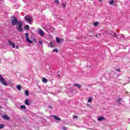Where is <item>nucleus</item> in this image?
Here are the masks:
<instances>
[{
	"instance_id": "nucleus-12",
	"label": "nucleus",
	"mask_w": 130,
	"mask_h": 130,
	"mask_svg": "<svg viewBox=\"0 0 130 130\" xmlns=\"http://www.w3.org/2000/svg\"><path fill=\"white\" fill-rule=\"evenodd\" d=\"M119 36L120 37V40H122L124 39V36L123 35L120 34Z\"/></svg>"
},
{
	"instance_id": "nucleus-42",
	"label": "nucleus",
	"mask_w": 130,
	"mask_h": 130,
	"mask_svg": "<svg viewBox=\"0 0 130 130\" xmlns=\"http://www.w3.org/2000/svg\"><path fill=\"white\" fill-rule=\"evenodd\" d=\"M126 130H127V129H126Z\"/></svg>"
},
{
	"instance_id": "nucleus-14",
	"label": "nucleus",
	"mask_w": 130,
	"mask_h": 130,
	"mask_svg": "<svg viewBox=\"0 0 130 130\" xmlns=\"http://www.w3.org/2000/svg\"><path fill=\"white\" fill-rule=\"evenodd\" d=\"M47 79L43 77V79H42V82H43V83H47Z\"/></svg>"
},
{
	"instance_id": "nucleus-39",
	"label": "nucleus",
	"mask_w": 130,
	"mask_h": 130,
	"mask_svg": "<svg viewBox=\"0 0 130 130\" xmlns=\"http://www.w3.org/2000/svg\"><path fill=\"white\" fill-rule=\"evenodd\" d=\"M2 61V59L0 58V62Z\"/></svg>"
},
{
	"instance_id": "nucleus-24",
	"label": "nucleus",
	"mask_w": 130,
	"mask_h": 130,
	"mask_svg": "<svg viewBox=\"0 0 130 130\" xmlns=\"http://www.w3.org/2000/svg\"><path fill=\"white\" fill-rule=\"evenodd\" d=\"M94 26H98L99 25V22L98 21H96L94 23H93Z\"/></svg>"
},
{
	"instance_id": "nucleus-18",
	"label": "nucleus",
	"mask_w": 130,
	"mask_h": 130,
	"mask_svg": "<svg viewBox=\"0 0 130 130\" xmlns=\"http://www.w3.org/2000/svg\"><path fill=\"white\" fill-rule=\"evenodd\" d=\"M49 46L50 47H52V48H53V43H52V42H50V44H49Z\"/></svg>"
},
{
	"instance_id": "nucleus-1",
	"label": "nucleus",
	"mask_w": 130,
	"mask_h": 130,
	"mask_svg": "<svg viewBox=\"0 0 130 130\" xmlns=\"http://www.w3.org/2000/svg\"><path fill=\"white\" fill-rule=\"evenodd\" d=\"M24 19L25 22H28L29 24H32V23H33V18L29 15H26L24 17Z\"/></svg>"
},
{
	"instance_id": "nucleus-15",
	"label": "nucleus",
	"mask_w": 130,
	"mask_h": 130,
	"mask_svg": "<svg viewBox=\"0 0 130 130\" xmlns=\"http://www.w3.org/2000/svg\"><path fill=\"white\" fill-rule=\"evenodd\" d=\"M20 109H24V110H26V106H25V105H21L20 106Z\"/></svg>"
},
{
	"instance_id": "nucleus-2",
	"label": "nucleus",
	"mask_w": 130,
	"mask_h": 130,
	"mask_svg": "<svg viewBox=\"0 0 130 130\" xmlns=\"http://www.w3.org/2000/svg\"><path fill=\"white\" fill-rule=\"evenodd\" d=\"M17 24L18 25L17 29L18 31L22 32L23 31V22L17 20Z\"/></svg>"
},
{
	"instance_id": "nucleus-9",
	"label": "nucleus",
	"mask_w": 130,
	"mask_h": 130,
	"mask_svg": "<svg viewBox=\"0 0 130 130\" xmlns=\"http://www.w3.org/2000/svg\"><path fill=\"white\" fill-rule=\"evenodd\" d=\"M105 117L104 116H100L98 118L99 121H102V120H105Z\"/></svg>"
},
{
	"instance_id": "nucleus-13",
	"label": "nucleus",
	"mask_w": 130,
	"mask_h": 130,
	"mask_svg": "<svg viewBox=\"0 0 130 130\" xmlns=\"http://www.w3.org/2000/svg\"><path fill=\"white\" fill-rule=\"evenodd\" d=\"M22 88V86H21V85L18 84L17 86V90H18L19 91H21V88Z\"/></svg>"
},
{
	"instance_id": "nucleus-23",
	"label": "nucleus",
	"mask_w": 130,
	"mask_h": 130,
	"mask_svg": "<svg viewBox=\"0 0 130 130\" xmlns=\"http://www.w3.org/2000/svg\"><path fill=\"white\" fill-rule=\"evenodd\" d=\"M54 2H55V3L56 4L57 6L59 5V1L58 0H55Z\"/></svg>"
},
{
	"instance_id": "nucleus-37",
	"label": "nucleus",
	"mask_w": 130,
	"mask_h": 130,
	"mask_svg": "<svg viewBox=\"0 0 130 130\" xmlns=\"http://www.w3.org/2000/svg\"><path fill=\"white\" fill-rule=\"evenodd\" d=\"M58 77H60V75L58 74Z\"/></svg>"
},
{
	"instance_id": "nucleus-29",
	"label": "nucleus",
	"mask_w": 130,
	"mask_h": 130,
	"mask_svg": "<svg viewBox=\"0 0 130 130\" xmlns=\"http://www.w3.org/2000/svg\"><path fill=\"white\" fill-rule=\"evenodd\" d=\"M114 37H115L116 38H118L117 37V35H116V34L114 33Z\"/></svg>"
},
{
	"instance_id": "nucleus-34",
	"label": "nucleus",
	"mask_w": 130,
	"mask_h": 130,
	"mask_svg": "<svg viewBox=\"0 0 130 130\" xmlns=\"http://www.w3.org/2000/svg\"><path fill=\"white\" fill-rule=\"evenodd\" d=\"M63 130H67V129H68V128H67V127H64L63 128Z\"/></svg>"
},
{
	"instance_id": "nucleus-7",
	"label": "nucleus",
	"mask_w": 130,
	"mask_h": 130,
	"mask_svg": "<svg viewBox=\"0 0 130 130\" xmlns=\"http://www.w3.org/2000/svg\"><path fill=\"white\" fill-rule=\"evenodd\" d=\"M8 43L10 46H12V48H15L16 47V45L10 40L8 41Z\"/></svg>"
},
{
	"instance_id": "nucleus-3",
	"label": "nucleus",
	"mask_w": 130,
	"mask_h": 130,
	"mask_svg": "<svg viewBox=\"0 0 130 130\" xmlns=\"http://www.w3.org/2000/svg\"><path fill=\"white\" fill-rule=\"evenodd\" d=\"M10 22L13 26H16L17 25V18L14 17H11Z\"/></svg>"
},
{
	"instance_id": "nucleus-17",
	"label": "nucleus",
	"mask_w": 130,
	"mask_h": 130,
	"mask_svg": "<svg viewBox=\"0 0 130 130\" xmlns=\"http://www.w3.org/2000/svg\"><path fill=\"white\" fill-rule=\"evenodd\" d=\"M92 100H93V98H89L88 100V103H91V102H92Z\"/></svg>"
},
{
	"instance_id": "nucleus-19",
	"label": "nucleus",
	"mask_w": 130,
	"mask_h": 130,
	"mask_svg": "<svg viewBox=\"0 0 130 130\" xmlns=\"http://www.w3.org/2000/svg\"><path fill=\"white\" fill-rule=\"evenodd\" d=\"M75 87H78L79 89H81V85L80 84H74Z\"/></svg>"
},
{
	"instance_id": "nucleus-4",
	"label": "nucleus",
	"mask_w": 130,
	"mask_h": 130,
	"mask_svg": "<svg viewBox=\"0 0 130 130\" xmlns=\"http://www.w3.org/2000/svg\"><path fill=\"white\" fill-rule=\"evenodd\" d=\"M0 83L2 84V85H4V86H7L8 85V83L5 80V78L3 77L2 75H0Z\"/></svg>"
},
{
	"instance_id": "nucleus-32",
	"label": "nucleus",
	"mask_w": 130,
	"mask_h": 130,
	"mask_svg": "<svg viewBox=\"0 0 130 130\" xmlns=\"http://www.w3.org/2000/svg\"><path fill=\"white\" fill-rule=\"evenodd\" d=\"M34 42H35V43H37V41H36V39H34Z\"/></svg>"
},
{
	"instance_id": "nucleus-16",
	"label": "nucleus",
	"mask_w": 130,
	"mask_h": 130,
	"mask_svg": "<svg viewBox=\"0 0 130 130\" xmlns=\"http://www.w3.org/2000/svg\"><path fill=\"white\" fill-rule=\"evenodd\" d=\"M114 4V0H111L109 2V5H110V6H112V5H113Z\"/></svg>"
},
{
	"instance_id": "nucleus-10",
	"label": "nucleus",
	"mask_w": 130,
	"mask_h": 130,
	"mask_svg": "<svg viewBox=\"0 0 130 130\" xmlns=\"http://www.w3.org/2000/svg\"><path fill=\"white\" fill-rule=\"evenodd\" d=\"M53 117H54L55 120H58L59 121H60V120H61V119H60V118L56 116V115H53Z\"/></svg>"
},
{
	"instance_id": "nucleus-21",
	"label": "nucleus",
	"mask_w": 130,
	"mask_h": 130,
	"mask_svg": "<svg viewBox=\"0 0 130 130\" xmlns=\"http://www.w3.org/2000/svg\"><path fill=\"white\" fill-rule=\"evenodd\" d=\"M25 30H29V29H30V26H29L28 25H26L25 26Z\"/></svg>"
},
{
	"instance_id": "nucleus-5",
	"label": "nucleus",
	"mask_w": 130,
	"mask_h": 130,
	"mask_svg": "<svg viewBox=\"0 0 130 130\" xmlns=\"http://www.w3.org/2000/svg\"><path fill=\"white\" fill-rule=\"evenodd\" d=\"M25 37L26 38V42H28V43H33V41L29 39V34L27 32L25 33Z\"/></svg>"
},
{
	"instance_id": "nucleus-41",
	"label": "nucleus",
	"mask_w": 130,
	"mask_h": 130,
	"mask_svg": "<svg viewBox=\"0 0 130 130\" xmlns=\"http://www.w3.org/2000/svg\"><path fill=\"white\" fill-rule=\"evenodd\" d=\"M90 107H92V106H90Z\"/></svg>"
},
{
	"instance_id": "nucleus-20",
	"label": "nucleus",
	"mask_w": 130,
	"mask_h": 130,
	"mask_svg": "<svg viewBox=\"0 0 130 130\" xmlns=\"http://www.w3.org/2000/svg\"><path fill=\"white\" fill-rule=\"evenodd\" d=\"M24 94L26 96H29V91L28 90H25Z\"/></svg>"
},
{
	"instance_id": "nucleus-30",
	"label": "nucleus",
	"mask_w": 130,
	"mask_h": 130,
	"mask_svg": "<svg viewBox=\"0 0 130 130\" xmlns=\"http://www.w3.org/2000/svg\"><path fill=\"white\" fill-rule=\"evenodd\" d=\"M117 101L118 102H120V101H121V99H120V98L118 99L117 100Z\"/></svg>"
},
{
	"instance_id": "nucleus-31",
	"label": "nucleus",
	"mask_w": 130,
	"mask_h": 130,
	"mask_svg": "<svg viewBox=\"0 0 130 130\" xmlns=\"http://www.w3.org/2000/svg\"><path fill=\"white\" fill-rule=\"evenodd\" d=\"M73 118H78V116H76V115H74L73 116Z\"/></svg>"
},
{
	"instance_id": "nucleus-26",
	"label": "nucleus",
	"mask_w": 130,
	"mask_h": 130,
	"mask_svg": "<svg viewBox=\"0 0 130 130\" xmlns=\"http://www.w3.org/2000/svg\"><path fill=\"white\" fill-rule=\"evenodd\" d=\"M62 6L64 8V9H66V7H67V4H66V3H62Z\"/></svg>"
},
{
	"instance_id": "nucleus-38",
	"label": "nucleus",
	"mask_w": 130,
	"mask_h": 130,
	"mask_svg": "<svg viewBox=\"0 0 130 130\" xmlns=\"http://www.w3.org/2000/svg\"><path fill=\"white\" fill-rule=\"evenodd\" d=\"M96 37H98V36L97 35H95Z\"/></svg>"
},
{
	"instance_id": "nucleus-35",
	"label": "nucleus",
	"mask_w": 130,
	"mask_h": 130,
	"mask_svg": "<svg viewBox=\"0 0 130 130\" xmlns=\"http://www.w3.org/2000/svg\"><path fill=\"white\" fill-rule=\"evenodd\" d=\"M49 108L52 109V107L51 106H49Z\"/></svg>"
},
{
	"instance_id": "nucleus-25",
	"label": "nucleus",
	"mask_w": 130,
	"mask_h": 130,
	"mask_svg": "<svg viewBox=\"0 0 130 130\" xmlns=\"http://www.w3.org/2000/svg\"><path fill=\"white\" fill-rule=\"evenodd\" d=\"M5 127V125L4 124H0V129H3Z\"/></svg>"
},
{
	"instance_id": "nucleus-11",
	"label": "nucleus",
	"mask_w": 130,
	"mask_h": 130,
	"mask_svg": "<svg viewBox=\"0 0 130 130\" xmlns=\"http://www.w3.org/2000/svg\"><path fill=\"white\" fill-rule=\"evenodd\" d=\"M25 105H30V103L29 102V100L26 99L24 101Z\"/></svg>"
},
{
	"instance_id": "nucleus-40",
	"label": "nucleus",
	"mask_w": 130,
	"mask_h": 130,
	"mask_svg": "<svg viewBox=\"0 0 130 130\" xmlns=\"http://www.w3.org/2000/svg\"><path fill=\"white\" fill-rule=\"evenodd\" d=\"M103 0H99V2H102Z\"/></svg>"
},
{
	"instance_id": "nucleus-33",
	"label": "nucleus",
	"mask_w": 130,
	"mask_h": 130,
	"mask_svg": "<svg viewBox=\"0 0 130 130\" xmlns=\"http://www.w3.org/2000/svg\"><path fill=\"white\" fill-rule=\"evenodd\" d=\"M116 72H120V69H116Z\"/></svg>"
},
{
	"instance_id": "nucleus-28",
	"label": "nucleus",
	"mask_w": 130,
	"mask_h": 130,
	"mask_svg": "<svg viewBox=\"0 0 130 130\" xmlns=\"http://www.w3.org/2000/svg\"><path fill=\"white\" fill-rule=\"evenodd\" d=\"M43 42L41 41H39V44H41V45H42Z\"/></svg>"
},
{
	"instance_id": "nucleus-8",
	"label": "nucleus",
	"mask_w": 130,
	"mask_h": 130,
	"mask_svg": "<svg viewBox=\"0 0 130 130\" xmlns=\"http://www.w3.org/2000/svg\"><path fill=\"white\" fill-rule=\"evenodd\" d=\"M2 117L3 118H4V119H6L7 120H10V117H9V116L7 115H4L2 116Z\"/></svg>"
},
{
	"instance_id": "nucleus-22",
	"label": "nucleus",
	"mask_w": 130,
	"mask_h": 130,
	"mask_svg": "<svg viewBox=\"0 0 130 130\" xmlns=\"http://www.w3.org/2000/svg\"><path fill=\"white\" fill-rule=\"evenodd\" d=\"M56 40L57 43H59V42H60V40L59 39V38H58V37L56 38Z\"/></svg>"
},
{
	"instance_id": "nucleus-36",
	"label": "nucleus",
	"mask_w": 130,
	"mask_h": 130,
	"mask_svg": "<svg viewBox=\"0 0 130 130\" xmlns=\"http://www.w3.org/2000/svg\"><path fill=\"white\" fill-rule=\"evenodd\" d=\"M87 106H90V105L88 104H87Z\"/></svg>"
},
{
	"instance_id": "nucleus-27",
	"label": "nucleus",
	"mask_w": 130,
	"mask_h": 130,
	"mask_svg": "<svg viewBox=\"0 0 130 130\" xmlns=\"http://www.w3.org/2000/svg\"><path fill=\"white\" fill-rule=\"evenodd\" d=\"M53 52H58V50H57V49H54L53 50Z\"/></svg>"
},
{
	"instance_id": "nucleus-6",
	"label": "nucleus",
	"mask_w": 130,
	"mask_h": 130,
	"mask_svg": "<svg viewBox=\"0 0 130 130\" xmlns=\"http://www.w3.org/2000/svg\"><path fill=\"white\" fill-rule=\"evenodd\" d=\"M38 33L41 36H44V35H45L44 31H43V30L41 29H38Z\"/></svg>"
}]
</instances>
